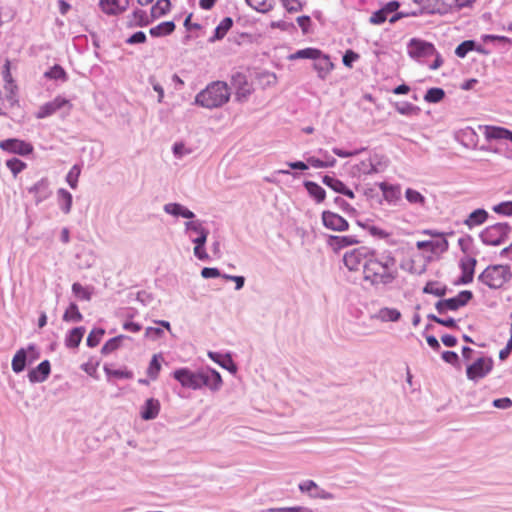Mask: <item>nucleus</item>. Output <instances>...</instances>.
Wrapping results in <instances>:
<instances>
[{
    "mask_svg": "<svg viewBox=\"0 0 512 512\" xmlns=\"http://www.w3.org/2000/svg\"><path fill=\"white\" fill-rule=\"evenodd\" d=\"M302 493H308L311 498L322 500H333L334 495L319 487L313 480H305L298 485Z\"/></svg>",
    "mask_w": 512,
    "mask_h": 512,
    "instance_id": "ddd939ff",
    "label": "nucleus"
},
{
    "mask_svg": "<svg viewBox=\"0 0 512 512\" xmlns=\"http://www.w3.org/2000/svg\"><path fill=\"white\" fill-rule=\"evenodd\" d=\"M58 205L64 214H69L72 208L73 197L72 194L64 188L57 191Z\"/></svg>",
    "mask_w": 512,
    "mask_h": 512,
    "instance_id": "cd10ccee",
    "label": "nucleus"
},
{
    "mask_svg": "<svg viewBox=\"0 0 512 512\" xmlns=\"http://www.w3.org/2000/svg\"><path fill=\"white\" fill-rule=\"evenodd\" d=\"M489 218V214L485 209L479 208L472 211L467 218L464 220V225H466L469 229H472L476 226H480L487 221Z\"/></svg>",
    "mask_w": 512,
    "mask_h": 512,
    "instance_id": "412c9836",
    "label": "nucleus"
},
{
    "mask_svg": "<svg viewBox=\"0 0 512 512\" xmlns=\"http://www.w3.org/2000/svg\"><path fill=\"white\" fill-rule=\"evenodd\" d=\"M50 371V362L48 360H44L28 373L29 381L31 383L44 382L48 378Z\"/></svg>",
    "mask_w": 512,
    "mask_h": 512,
    "instance_id": "a211bd4d",
    "label": "nucleus"
},
{
    "mask_svg": "<svg viewBox=\"0 0 512 512\" xmlns=\"http://www.w3.org/2000/svg\"><path fill=\"white\" fill-rule=\"evenodd\" d=\"M146 34L142 31H137L134 34H132L127 40L126 43L130 45L134 44H140L146 42Z\"/></svg>",
    "mask_w": 512,
    "mask_h": 512,
    "instance_id": "338daca9",
    "label": "nucleus"
},
{
    "mask_svg": "<svg viewBox=\"0 0 512 512\" xmlns=\"http://www.w3.org/2000/svg\"><path fill=\"white\" fill-rule=\"evenodd\" d=\"M321 218L324 227L329 230L342 232L348 230L349 228L347 220L337 213L328 210L323 211Z\"/></svg>",
    "mask_w": 512,
    "mask_h": 512,
    "instance_id": "f8f14e48",
    "label": "nucleus"
},
{
    "mask_svg": "<svg viewBox=\"0 0 512 512\" xmlns=\"http://www.w3.org/2000/svg\"><path fill=\"white\" fill-rule=\"evenodd\" d=\"M359 58V55L352 50H347L343 55V64L347 67H352V64Z\"/></svg>",
    "mask_w": 512,
    "mask_h": 512,
    "instance_id": "774afa93",
    "label": "nucleus"
},
{
    "mask_svg": "<svg viewBox=\"0 0 512 512\" xmlns=\"http://www.w3.org/2000/svg\"><path fill=\"white\" fill-rule=\"evenodd\" d=\"M476 263L477 260L470 256L461 259L460 268L462 275L457 282L458 284H469L473 281Z\"/></svg>",
    "mask_w": 512,
    "mask_h": 512,
    "instance_id": "dca6fc26",
    "label": "nucleus"
},
{
    "mask_svg": "<svg viewBox=\"0 0 512 512\" xmlns=\"http://www.w3.org/2000/svg\"><path fill=\"white\" fill-rule=\"evenodd\" d=\"M476 48V43L473 40H466L459 44L455 49V54L459 58H464L468 52L473 51Z\"/></svg>",
    "mask_w": 512,
    "mask_h": 512,
    "instance_id": "49530a36",
    "label": "nucleus"
},
{
    "mask_svg": "<svg viewBox=\"0 0 512 512\" xmlns=\"http://www.w3.org/2000/svg\"><path fill=\"white\" fill-rule=\"evenodd\" d=\"M160 402L158 399L149 398L141 408L140 416L143 420H153L160 412Z\"/></svg>",
    "mask_w": 512,
    "mask_h": 512,
    "instance_id": "6ab92c4d",
    "label": "nucleus"
},
{
    "mask_svg": "<svg viewBox=\"0 0 512 512\" xmlns=\"http://www.w3.org/2000/svg\"><path fill=\"white\" fill-rule=\"evenodd\" d=\"M232 25L233 19L231 17H225L215 28L214 35L210 37L208 41L210 43H214L218 40L223 39L227 32L231 29Z\"/></svg>",
    "mask_w": 512,
    "mask_h": 512,
    "instance_id": "a878e982",
    "label": "nucleus"
},
{
    "mask_svg": "<svg viewBox=\"0 0 512 512\" xmlns=\"http://www.w3.org/2000/svg\"><path fill=\"white\" fill-rule=\"evenodd\" d=\"M282 5L289 13L301 11L303 8L299 0H280Z\"/></svg>",
    "mask_w": 512,
    "mask_h": 512,
    "instance_id": "052dcab7",
    "label": "nucleus"
},
{
    "mask_svg": "<svg viewBox=\"0 0 512 512\" xmlns=\"http://www.w3.org/2000/svg\"><path fill=\"white\" fill-rule=\"evenodd\" d=\"M2 78L5 81V89L10 91L11 94H13L14 89L16 88V85L14 84V80L11 75L9 59L5 60V64H4L3 70H2Z\"/></svg>",
    "mask_w": 512,
    "mask_h": 512,
    "instance_id": "e433bc0d",
    "label": "nucleus"
},
{
    "mask_svg": "<svg viewBox=\"0 0 512 512\" xmlns=\"http://www.w3.org/2000/svg\"><path fill=\"white\" fill-rule=\"evenodd\" d=\"M160 369H161V364L158 360V356L154 355L152 357L149 367L147 369V374L151 379L155 380L158 377Z\"/></svg>",
    "mask_w": 512,
    "mask_h": 512,
    "instance_id": "864d4df0",
    "label": "nucleus"
},
{
    "mask_svg": "<svg viewBox=\"0 0 512 512\" xmlns=\"http://www.w3.org/2000/svg\"><path fill=\"white\" fill-rule=\"evenodd\" d=\"M271 27L278 28L283 31H295L296 30V26L292 22H287L284 20L271 22Z\"/></svg>",
    "mask_w": 512,
    "mask_h": 512,
    "instance_id": "0e129e2a",
    "label": "nucleus"
},
{
    "mask_svg": "<svg viewBox=\"0 0 512 512\" xmlns=\"http://www.w3.org/2000/svg\"><path fill=\"white\" fill-rule=\"evenodd\" d=\"M407 53L412 59L420 61L436 54V48L430 42L419 38H412L407 44Z\"/></svg>",
    "mask_w": 512,
    "mask_h": 512,
    "instance_id": "6e6552de",
    "label": "nucleus"
},
{
    "mask_svg": "<svg viewBox=\"0 0 512 512\" xmlns=\"http://www.w3.org/2000/svg\"><path fill=\"white\" fill-rule=\"evenodd\" d=\"M314 61V69L318 72V76L321 79H325L333 69V63L331 62L329 56L321 53L317 58L314 59Z\"/></svg>",
    "mask_w": 512,
    "mask_h": 512,
    "instance_id": "4be33fe9",
    "label": "nucleus"
},
{
    "mask_svg": "<svg viewBox=\"0 0 512 512\" xmlns=\"http://www.w3.org/2000/svg\"><path fill=\"white\" fill-rule=\"evenodd\" d=\"M63 107H68V110L72 108V104L69 100L64 97L57 96L52 101L47 102L40 106L36 113V117L38 119H43L53 115L56 111L60 110Z\"/></svg>",
    "mask_w": 512,
    "mask_h": 512,
    "instance_id": "9b49d317",
    "label": "nucleus"
},
{
    "mask_svg": "<svg viewBox=\"0 0 512 512\" xmlns=\"http://www.w3.org/2000/svg\"><path fill=\"white\" fill-rule=\"evenodd\" d=\"M245 1L251 8H253L254 10H256L258 12L265 13L272 8V6L270 4H268L266 0H245Z\"/></svg>",
    "mask_w": 512,
    "mask_h": 512,
    "instance_id": "5fc2aeb1",
    "label": "nucleus"
},
{
    "mask_svg": "<svg viewBox=\"0 0 512 512\" xmlns=\"http://www.w3.org/2000/svg\"><path fill=\"white\" fill-rule=\"evenodd\" d=\"M512 278L508 265L488 266L479 276L478 280L491 289H499Z\"/></svg>",
    "mask_w": 512,
    "mask_h": 512,
    "instance_id": "20e7f679",
    "label": "nucleus"
},
{
    "mask_svg": "<svg viewBox=\"0 0 512 512\" xmlns=\"http://www.w3.org/2000/svg\"><path fill=\"white\" fill-rule=\"evenodd\" d=\"M230 89L225 82L216 81L209 84L195 97V104L207 109L218 108L228 102Z\"/></svg>",
    "mask_w": 512,
    "mask_h": 512,
    "instance_id": "7ed1b4c3",
    "label": "nucleus"
},
{
    "mask_svg": "<svg viewBox=\"0 0 512 512\" xmlns=\"http://www.w3.org/2000/svg\"><path fill=\"white\" fill-rule=\"evenodd\" d=\"M511 230V226L506 222L496 223L486 227L479 237L485 245L499 246L506 241Z\"/></svg>",
    "mask_w": 512,
    "mask_h": 512,
    "instance_id": "39448f33",
    "label": "nucleus"
},
{
    "mask_svg": "<svg viewBox=\"0 0 512 512\" xmlns=\"http://www.w3.org/2000/svg\"><path fill=\"white\" fill-rule=\"evenodd\" d=\"M442 359L453 366H457L459 364V356L454 351H444L441 355Z\"/></svg>",
    "mask_w": 512,
    "mask_h": 512,
    "instance_id": "69168bd1",
    "label": "nucleus"
},
{
    "mask_svg": "<svg viewBox=\"0 0 512 512\" xmlns=\"http://www.w3.org/2000/svg\"><path fill=\"white\" fill-rule=\"evenodd\" d=\"M175 23L173 21H166L152 27L149 33L152 37H161L170 35L175 30Z\"/></svg>",
    "mask_w": 512,
    "mask_h": 512,
    "instance_id": "72a5a7b5",
    "label": "nucleus"
},
{
    "mask_svg": "<svg viewBox=\"0 0 512 512\" xmlns=\"http://www.w3.org/2000/svg\"><path fill=\"white\" fill-rule=\"evenodd\" d=\"M462 137L468 140V145H471L475 147L478 143V134L476 131L471 127H466L465 129L461 130Z\"/></svg>",
    "mask_w": 512,
    "mask_h": 512,
    "instance_id": "6e6d98bb",
    "label": "nucleus"
},
{
    "mask_svg": "<svg viewBox=\"0 0 512 512\" xmlns=\"http://www.w3.org/2000/svg\"><path fill=\"white\" fill-rule=\"evenodd\" d=\"M208 356L222 368L227 369L231 373H236L237 367L229 355L223 356L217 352H209Z\"/></svg>",
    "mask_w": 512,
    "mask_h": 512,
    "instance_id": "393cba45",
    "label": "nucleus"
},
{
    "mask_svg": "<svg viewBox=\"0 0 512 512\" xmlns=\"http://www.w3.org/2000/svg\"><path fill=\"white\" fill-rule=\"evenodd\" d=\"M34 195L36 204H39L50 197V183L47 178H42L28 189Z\"/></svg>",
    "mask_w": 512,
    "mask_h": 512,
    "instance_id": "2eb2a0df",
    "label": "nucleus"
},
{
    "mask_svg": "<svg viewBox=\"0 0 512 512\" xmlns=\"http://www.w3.org/2000/svg\"><path fill=\"white\" fill-rule=\"evenodd\" d=\"M6 166L10 169L14 176H17V174L25 169L26 164L20 159L14 157L6 161Z\"/></svg>",
    "mask_w": 512,
    "mask_h": 512,
    "instance_id": "3c124183",
    "label": "nucleus"
},
{
    "mask_svg": "<svg viewBox=\"0 0 512 512\" xmlns=\"http://www.w3.org/2000/svg\"><path fill=\"white\" fill-rule=\"evenodd\" d=\"M322 182L337 193H340L345 185L341 180L328 175L323 177Z\"/></svg>",
    "mask_w": 512,
    "mask_h": 512,
    "instance_id": "09e8293b",
    "label": "nucleus"
},
{
    "mask_svg": "<svg viewBox=\"0 0 512 512\" xmlns=\"http://www.w3.org/2000/svg\"><path fill=\"white\" fill-rule=\"evenodd\" d=\"M124 338H126V336L124 335H119L114 338H111L102 346L101 353L106 355L117 350L120 346L121 340Z\"/></svg>",
    "mask_w": 512,
    "mask_h": 512,
    "instance_id": "a18cd8bd",
    "label": "nucleus"
},
{
    "mask_svg": "<svg viewBox=\"0 0 512 512\" xmlns=\"http://www.w3.org/2000/svg\"><path fill=\"white\" fill-rule=\"evenodd\" d=\"M80 172V167L78 165H74L66 176V181L72 189L77 188Z\"/></svg>",
    "mask_w": 512,
    "mask_h": 512,
    "instance_id": "603ef678",
    "label": "nucleus"
},
{
    "mask_svg": "<svg viewBox=\"0 0 512 512\" xmlns=\"http://www.w3.org/2000/svg\"><path fill=\"white\" fill-rule=\"evenodd\" d=\"M0 148L2 150L19 154L28 155L32 152L33 147L30 143H27L19 139H6L0 142Z\"/></svg>",
    "mask_w": 512,
    "mask_h": 512,
    "instance_id": "4468645a",
    "label": "nucleus"
},
{
    "mask_svg": "<svg viewBox=\"0 0 512 512\" xmlns=\"http://www.w3.org/2000/svg\"><path fill=\"white\" fill-rule=\"evenodd\" d=\"M373 254L374 251L365 246H361L347 251L344 254L343 261L350 271H357L360 267H362L364 271L365 266L368 265V261H370Z\"/></svg>",
    "mask_w": 512,
    "mask_h": 512,
    "instance_id": "423d86ee",
    "label": "nucleus"
},
{
    "mask_svg": "<svg viewBox=\"0 0 512 512\" xmlns=\"http://www.w3.org/2000/svg\"><path fill=\"white\" fill-rule=\"evenodd\" d=\"M445 97V92L442 88L434 87L427 90L424 95V100L428 103H438Z\"/></svg>",
    "mask_w": 512,
    "mask_h": 512,
    "instance_id": "79ce46f5",
    "label": "nucleus"
},
{
    "mask_svg": "<svg viewBox=\"0 0 512 512\" xmlns=\"http://www.w3.org/2000/svg\"><path fill=\"white\" fill-rule=\"evenodd\" d=\"M99 6L107 15H119L126 10V7L120 6V0H100Z\"/></svg>",
    "mask_w": 512,
    "mask_h": 512,
    "instance_id": "bb28decb",
    "label": "nucleus"
},
{
    "mask_svg": "<svg viewBox=\"0 0 512 512\" xmlns=\"http://www.w3.org/2000/svg\"><path fill=\"white\" fill-rule=\"evenodd\" d=\"M493 211L498 214L511 216L512 215V201L501 202V203L495 205L493 207Z\"/></svg>",
    "mask_w": 512,
    "mask_h": 512,
    "instance_id": "bf43d9fd",
    "label": "nucleus"
},
{
    "mask_svg": "<svg viewBox=\"0 0 512 512\" xmlns=\"http://www.w3.org/2000/svg\"><path fill=\"white\" fill-rule=\"evenodd\" d=\"M375 317L382 322H397L401 318V313L396 308L384 307L377 312Z\"/></svg>",
    "mask_w": 512,
    "mask_h": 512,
    "instance_id": "7c9ffc66",
    "label": "nucleus"
},
{
    "mask_svg": "<svg viewBox=\"0 0 512 512\" xmlns=\"http://www.w3.org/2000/svg\"><path fill=\"white\" fill-rule=\"evenodd\" d=\"M184 231L188 237L200 236L202 234H209V230L205 227L204 221L200 219H192L184 223Z\"/></svg>",
    "mask_w": 512,
    "mask_h": 512,
    "instance_id": "5701e85b",
    "label": "nucleus"
},
{
    "mask_svg": "<svg viewBox=\"0 0 512 512\" xmlns=\"http://www.w3.org/2000/svg\"><path fill=\"white\" fill-rule=\"evenodd\" d=\"M163 210L166 214L182 217L188 219V221L196 217L193 211L180 203H167L163 206Z\"/></svg>",
    "mask_w": 512,
    "mask_h": 512,
    "instance_id": "f3484780",
    "label": "nucleus"
},
{
    "mask_svg": "<svg viewBox=\"0 0 512 512\" xmlns=\"http://www.w3.org/2000/svg\"><path fill=\"white\" fill-rule=\"evenodd\" d=\"M84 333V327L73 328L65 338V345L69 348H77L81 343Z\"/></svg>",
    "mask_w": 512,
    "mask_h": 512,
    "instance_id": "2f4dec72",
    "label": "nucleus"
},
{
    "mask_svg": "<svg viewBox=\"0 0 512 512\" xmlns=\"http://www.w3.org/2000/svg\"><path fill=\"white\" fill-rule=\"evenodd\" d=\"M479 129L484 131L487 140H501L504 139L506 128L489 125H479Z\"/></svg>",
    "mask_w": 512,
    "mask_h": 512,
    "instance_id": "473e14b6",
    "label": "nucleus"
},
{
    "mask_svg": "<svg viewBox=\"0 0 512 512\" xmlns=\"http://www.w3.org/2000/svg\"><path fill=\"white\" fill-rule=\"evenodd\" d=\"M396 111L401 115H417L420 108L409 102H398L395 104Z\"/></svg>",
    "mask_w": 512,
    "mask_h": 512,
    "instance_id": "37998d69",
    "label": "nucleus"
},
{
    "mask_svg": "<svg viewBox=\"0 0 512 512\" xmlns=\"http://www.w3.org/2000/svg\"><path fill=\"white\" fill-rule=\"evenodd\" d=\"M39 357V352L34 345H29L26 349H19L12 359V370L15 373L22 372L27 364H32Z\"/></svg>",
    "mask_w": 512,
    "mask_h": 512,
    "instance_id": "1a4fd4ad",
    "label": "nucleus"
},
{
    "mask_svg": "<svg viewBox=\"0 0 512 512\" xmlns=\"http://www.w3.org/2000/svg\"><path fill=\"white\" fill-rule=\"evenodd\" d=\"M321 54V51L316 48H305L296 51L295 53L291 54L289 56V59L295 60V59H315L318 57V55Z\"/></svg>",
    "mask_w": 512,
    "mask_h": 512,
    "instance_id": "c9c22d12",
    "label": "nucleus"
},
{
    "mask_svg": "<svg viewBox=\"0 0 512 512\" xmlns=\"http://www.w3.org/2000/svg\"><path fill=\"white\" fill-rule=\"evenodd\" d=\"M379 188L383 193V197L386 201L392 203L400 198L401 192L399 186L390 185L386 182L379 183Z\"/></svg>",
    "mask_w": 512,
    "mask_h": 512,
    "instance_id": "c85d7f7f",
    "label": "nucleus"
},
{
    "mask_svg": "<svg viewBox=\"0 0 512 512\" xmlns=\"http://www.w3.org/2000/svg\"><path fill=\"white\" fill-rule=\"evenodd\" d=\"M304 187L306 188L308 194L314 198V200L317 202V203H321L324 201L325 197H326V192L325 190L320 186L318 185L316 182H313V181H305L304 182Z\"/></svg>",
    "mask_w": 512,
    "mask_h": 512,
    "instance_id": "c756f323",
    "label": "nucleus"
},
{
    "mask_svg": "<svg viewBox=\"0 0 512 512\" xmlns=\"http://www.w3.org/2000/svg\"><path fill=\"white\" fill-rule=\"evenodd\" d=\"M133 18L135 19V22L132 25L139 27H145L149 25L152 21V18L150 19L147 13L141 9H136L133 12Z\"/></svg>",
    "mask_w": 512,
    "mask_h": 512,
    "instance_id": "de8ad7c7",
    "label": "nucleus"
},
{
    "mask_svg": "<svg viewBox=\"0 0 512 512\" xmlns=\"http://www.w3.org/2000/svg\"><path fill=\"white\" fill-rule=\"evenodd\" d=\"M44 77L53 80H60L62 82L67 81V73L65 70L58 64H55L48 71L44 73Z\"/></svg>",
    "mask_w": 512,
    "mask_h": 512,
    "instance_id": "4c0bfd02",
    "label": "nucleus"
},
{
    "mask_svg": "<svg viewBox=\"0 0 512 512\" xmlns=\"http://www.w3.org/2000/svg\"><path fill=\"white\" fill-rule=\"evenodd\" d=\"M493 368V360L488 357L478 358L466 369V375L469 380L476 381L484 378Z\"/></svg>",
    "mask_w": 512,
    "mask_h": 512,
    "instance_id": "9d476101",
    "label": "nucleus"
},
{
    "mask_svg": "<svg viewBox=\"0 0 512 512\" xmlns=\"http://www.w3.org/2000/svg\"><path fill=\"white\" fill-rule=\"evenodd\" d=\"M388 17L389 15L384 11L383 8H381L371 15L369 22L374 25H380L388 20Z\"/></svg>",
    "mask_w": 512,
    "mask_h": 512,
    "instance_id": "13d9d810",
    "label": "nucleus"
},
{
    "mask_svg": "<svg viewBox=\"0 0 512 512\" xmlns=\"http://www.w3.org/2000/svg\"><path fill=\"white\" fill-rule=\"evenodd\" d=\"M358 240L354 236H334L328 238V244L334 249L339 250L353 244H357Z\"/></svg>",
    "mask_w": 512,
    "mask_h": 512,
    "instance_id": "b1692460",
    "label": "nucleus"
},
{
    "mask_svg": "<svg viewBox=\"0 0 512 512\" xmlns=\"http://www.w3.org/2000/svg\"><path fill=\"white\" fill-rule=\"evenodd\" d=\"M209 234H202L200 236H193L189 237L192 243L195 244L193 252L196 258L202 261H206L209 259V255L206 252L205 244L207 242Z\"/></svg>",
    "mask_w": 512,
    "mask_h": 512,
    "instance_id": "aec40b11",
    "label": "nucleus"
},
{
    "mask_svg": "<svg viewBox=\"0 0 512 512\" xmlns=\"http://www.w3.org/2000/svg\"><path fill=\"white\" fill-rule=\"evenodd\" d=\"M171 3L169 0H158L151 8L152 20L160 18L167 14L170 10Z\"/></svg>",
    "mask_w": 512,
    "mask_h": 512,
    "instance_id": "f704fd0d",
    "label": "nucleus"
},
{
    "mask_svg": "<svg viewBox=\"0 0 512 512\" xmlns=\"http://www.w3.org/2000/svg\"><path fill=\"white\" fill-rule=\"evenodd\" d=\"M105 331L102 328L93 329L87 337V345L89 347H96L104 335Z\"/></svg>",
    "mask_w": 512,
    "mask_h": 512,
    "instance_id": "8fccbe9b",
    "label": "nucleus"
},
{
    "mask_svg": "<svg viewBox=\"0 0 512 512\" xmlns=\"http://www.w3.org/2000/svg\"><path fill=\"white\" fill-rule=\"evenodd\" d=\"M72 291L77 297L83 300L89 301L91 298L90 292L79 283H74L72 285Z\"/></svg>",
    "mask_w": 512,
    "mask_h": 512,
    "instance_id": "680f3d73",
    "label": "nucleus"
},
{
    "mask_svg": "<svg viewBox=\"0 0 512 512\" xmlns=\"http://www.w3.org/2000/svg\"><path fill=\"white\" fill-rule=\"evenodd\" d=\"M104 371L108 377H114L117 379L133 378V373L127 369H113L109 365H105Z\"/></svg>",
    "mask_w": 512,
    "mask_h": 512,
    "instance_id": "a19ab883",
    "label": "nucleus"
},
{
    "mask_svg": "<svg viewBox=\"0 0 512 512\" xmlns=\"http://www.w3.org/2000/svg\"><path fill=\"white\" fill-rule=\"evenodd\" d=\"M447 290H448L447 286H445V285L439 286L437 282L430 281L424 286L423 293L432 294L437 297H443L446 295Z\"/></svg>",
    "mask_w": 512,
    "mask_h": 512,
    "instance_id": "58836bf2",
    "label": "nucleus"
},
{
    "mask_svg": "<svg viewBox=\"0 0 512 512\" xmlns=\"http://www.w3.org/2000/svg\"><path fill=\"white\" fill-rule=\"evenodd\" d=\"M267 512H313V510L306 506H293L269 508Z\"/></svg>",
    "mask_w": 512,
    "mask_h": 512,
    "instance_id": "4d7b16f0",
    "label": "nucleus"
},
{
    "mask_svg": "<svg viewBox=\"0 0 512 512\" xmlns=\"http://www.w3.org/2000/svg\"><path fill=\"white\" fill-rule=\"evenodd\" d=\"M472 298L473 294L471 291L463 290L455 297L439 300L436 302L435 308L439 314H444L447 311H456L465 306Z\"/></svg>",
    "mask_w": 512,
    "mask_h": 512,
    "instance_id": "0eeeda50",
    "label": "nucleus"
},
{
    "mask_svg": "<svg viewBox=\"0 0 512 512\" xmlns=\"http://www.w3.org/2000/svg\"><path fill=\"white\" fill-rule=\"evenodd\" d=\"M82 319L83 316L78 306L75 303H71L63 315V320L66 322H80Z\"/></svg>",
    "mask_w": 512,
    "mask_h": 512,
    "instance_id": "ea45409f",
    "label": "nucleus"
},
{
    "mask_svg": "<svg viewBox=\"0 0 512 512\" xmlns=\"http://www.w3.org/2000/svg\"><path fill=\"white\" fill-rule=\"evenodd\" d=\"M448 249V241L444 237H440L438 240L432 241L431 252H445Z\"/></svg>",
    "mask_w": 512,
    "mask_h": 512,
    "instance_id": "e2e57ef3",
    "label": "nucleus"
},
{
    "mask_svg": "<svg viewBox=\"0 0 512 512\" xmlns=\"http://www.w3.org/2000/svg\"><path fill=\"white\" fill-rule=\"evenodd\" d=\"M397 277L396 260L391 255H372L363 271V279L373 286L391 284Z\"/></svg>",
    "mask_w": 512,
    "mask_h": 512,
    "instance_id": "f03ea898",
    "label": "nucleus"
},
{
    "mask_svg": "<svg viewBox=\"0 0 512 512\" xmlns=\"http://www.w3.org/2000/svg\"><path fill=\"white\" fill-rule=\"evenodd\" d=\"M173 377L180 382L184 388L192 390H199L205 386L212 392H217L221 389L223 384L220 373L212 368L196 372L188 368H180L173 372Z\"/></svg>",
    "mask_w": 512,
    "mask_h": 512,
    "instance_id": "f257e3e1",
    "label": "nucleus"
},
{
    "mask_svg": "<svg viewBox=\"0 0 512 512\" xmlns=\"http://www.w3.org/2000/svg\"><path fill=\"white\" fill-rule=\"evenodd\" d=\"M405 198L407 199V201L409 203L418 204L422 207L425 205V202H426L425 197L420 192H418L412 188L406 189Z\"/></svg>",
    "mask_w": 512,
    "mask_h": 512,
    "instance_id": "c03bdc74",
    "label": "nucleus"
}]
</instances>
